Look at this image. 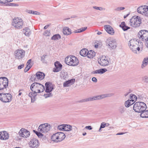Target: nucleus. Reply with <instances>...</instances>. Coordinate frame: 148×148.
<instances>
[{"instance_id": "39", "label": "nucleus", "mask_w": 148, "mask_h": 148, "mask_svg": "<svg viewBox=\"0 0 148 148\" xmlns=\"http://www.w3.org/2000/svg\"><path fill=\"white\" fill-rule=\"evenodd\" d=\"M134 102H132L131 100H128L126 101L125 103V105L126 107H129L130 106L133 104Z\"/></svg>"}, {"instance_id": "27", "label": "nucleus", "mask_w": 148, "mask_h": 148, "mask_svg": "<svg viewBox=\"0 0 148 148\" xmlns=\"http://www.w3.org/2000/svg\"><path fill=\"white\" fill-rule=\"evenodd\" d=\"M23 33L25 36H29L31 33V32L30 29L27 27L24 28L23 29Z\"/></svg>"}, {"instance_id": "5", "label": "nucleus", "mask_w": 148, "mask_h": 148, "mask_svg": "<svg viewBox=\"0 0 148 148\" xmlns=\"http://www.w3.org/2000/svg\"><path fill=\"white\" fill-rule=\"evenodd\" d=\"M23 20L19 18H16L13 19L12 22V25L15 29H22L23 25Z\"/></svg>"}, {"instance_id": "37", "label": "nucleus", "mask_w": 148, "mask_h": 148, "mask_svg": "<svg viewBox=\"0 0 148 148\" xmlns=\"http://www.w3.org/2000/svg\"><path fill=\"white\" fill-rule=\"evenodd\" d=\"M60 77L61 78L65 79L68 77L67 73L66 72L62 71L61 72Z\"/></svg>"}, {"instance_id": "29", "label": "nucleus", "mask_w": 148, "mask_h": 148, "mask_svg": "<svg viewBox=\"0 0 148 148\" xmlns=\"http://www.w3.org/2000/svg\"><path fill=\"white\" fill-rule=\"evenodd\" d=\"M63 32L64 34L68 35L71 34V30L68 27H64L63 30Z\"/></svg>"}, {"instance_id": "58", "label": "nucleus", "mask_w": 148, "mask_h": 148, "mask_svg": "<svg viewBox=\"0 0 148 148\" xmlns=\"http://www.w3.org/2000/svg\"><path fill=\"white\" fill-rule=\"evenodd\" d=\"M46 56V55H43L41 57V60L42 62H44L45 61V57Z\"/></svg>"}, {"instance_id": "16", "label": "nucleus", "mask_w": 148, "mask_h": 148, "mask_svg": "<svg viewBox=\"0 0 148 148\" xmlns=\"http://www.w3.org/2000/svg\"><path fill=\"white\" fill-rule=\"evenodd\" d=\"M29 145L31 147L33 148H37L39 144L37 139L33 138L31 139L29 143Z\"/></svg>"}, {"instance_id": "19", "label": "nucleus", "mask_w": 148, "mask_h": 148, "mask_svg": "<svg viewBox=\"0 0 148 148\" xmlns=\"http://www.w3.org/2000/svg\"><path fill=\"white\" fill-rule=\"evenodd\" d=\"M104 27L106 31L108 33L112 35L114 34V31L112 27L108 25H105Z\"/></svg>"}, {"instance_id": "12", "label": "nucleus", "mask_w": 148, "mask_h": 148, "mask_svg": "<svg viewBox=\"0 0 148 148\" xmlns=\"http://www.w3.org/2000/svg\"><path fill=\"white\" fill-rule=\"evenodd\" d=\"M25 51L22 49H18L14 52V55L15 59L21 60L24 58L25 56Z\"/></svg>"}, {"instance_id": "23", "label": "nucleus", "mask_w": 148, "mask_h": 148, "mask_svg": "<svg viewBox=\"0 0 148 148\" xmlns=\"http://www.w3.org/2000/svg\"><path fill=\"white\" fill-rule=\"evenodd\" d=\"M75 79H72L67 81H66L63 84V86L64 87H66L69 86L74 84L75 82Z\"/></svg>"}, {"instance_id": "6", "label": "nucleus", "mask_w": 148, "mask_h": 148, "mask_svg": "<svg viewBox=\"0 0 148 148\" xmlns=\"http://www.w3.org/2000/svg\"><path fill=\"white\" fill-rule=\"evenodd\" d=\"M141 23L140 17L138 16H134L130 19V24L131 26L136 27L140 26Z\"/></svg>"}, {"instance_id": "18", "label": "nucleus", "mask_w": 148, "mask_h": 148, "mask_svg": "<svg viewBox=\"0 0 148 148\" xmlns=\"http://www.w3.org/2000/svg\"><path fill=\"white\" fill-rule=\"evenodd\" d=\"M45 86H46L45 92H50L53 88V85L50 82H47L46 83Z\"/></svg>"}, {"instance_id": "26", "label": "nucleus", "mask_w": 148, "mask_h": 148, "mask_svg": "<svg viewBox=\"0 0 148 148\" xmlns=\"http://www.w3.org/2000/svg\"><path fill=\"white\" fill-rule=\"evenodd\" d=\"M37 95V93L34 92V91L30 92L29 94V96L30 97L31 99L32 102L33 103L35 100V97Z\"/></svg>"}, {"instance_id": "42", "label": "nucleus", "mask_w": 148, "mask_h": 148, "mask_svg": "<svg viewBox=\"0 0 148 148\" xmlns=\"http://www.w3.org/2000/svg\"><path fill=\"white\" fill-rule=\"evenodd\" d=\"M87 27H82L80 29H78L74 31V33H80L85 31L87 29Z\"/></svg>"}, {"instance_id": "52", "label": "nucleus", "mask_w": 148, "mask_h": 148, "mask_svg": "<svg viewBox=\"0 0 148 148\" xmlns=\"http://www.w3.org/2000/svg\"><path fill=\"white\" fill-rule=\"evenodd\" d=\"M44 96L46 98L48 97H49L52 96V94L50 93L49 94H45Z\"/></svg>"}, {"instance_id": "64", "label": "nucleus", "mask_w": 148, "mask_h": 148, "mask_svg": "<svg viewBox=\"0 0 148 148\" xmlns=\"http://www.w3.org/2000/svg\"><path fill=\"white\" fill-rule=\"evenodd\" d=\"M13 1V0H5V1L7 2V3L12 1Z\"/></svg>"}, {"instance_id": "13", "label": "nucleus", "mask_w": 148, "mask_h": 148, "mask_svg": "<svg viewBox=\"0 0 148 148\" xmlns=\"http://www.w3.org/2000/svg\"><path fill=\"white\" fill-rule=\"evenodd\" d=\"M8 79L5 77H0V90L6 89L8 85Z\"/></svg>"}, {"instance_id": "54", "label": "nucleus", "mask_w": 148, "mask_h": 148, "mask_svg": "<svg viewBox=\"0 0 148 148\" xmlns=\"http://www.w3.org/2000/svg\"><path fill=\"white\" fill-rule=\"evenodd\" d=\"M32 60L31 59H29L27 62V65H29V66H32V65L30 64Z\"/></svg>"}, {"instance_id": "3", "label": "nucleus", "mask_w": 148, "mask_h": 148, "mask_svg": "<svg viewBox=\"0 0 148 148\" xmlns=\"http://www.w3.org/2000/svg\"><path fill=\"white\" fill-rule=\"evenodd\" d=\"M30 89L32 91H34L36 93L43 92L45 90L44 86L37 82L32 84L30 86Z\"/></svg>"}, {"instance_id": "30", "label": "nucleus", "mask_w": 148, "mask_h": 148, "mask_svg": "<svg viewBox=\"0 0 148 148\" xmlns=\"http://www.w3.org/2000/svg\"><path fill=\"white\" fill-rule=\"evenodd\" d=\"M107 71V69H101L99 70H96L95 71H93L92 73L93 74H103Z\"/></svg>"}, {"instance_id": "36", "label": "nucleus", "mask_w": 148, "mask_h": 148, "mask_svg": "<svg viewBox=\"0 0 148 148\" xmlns=\"http://www.w3.org/2000/svg\"><path fill=\"white\" fill-rule=\"evenodd\" d=\"M140 116L142 118L148 117V110H144L142 111L140 114Z\"/></svg>"}, {"instance_id": "28", "label": "nucleus", "mask_w": 148, "mask_h": 148, "mask_svg": "<svg viewBox=\"0 0 148 148\" xmlns=\"http://www.w3.org/2000/svg\"><path fill=\"white\" fill-rule=\"evenodd\" d=\"M95 55V53L93 50L88 51L87 53V56L89 58H92Z\"/></svg>"}, {"instance_id": "56", "label": "nucleus", "mask_w": 148, "mask_h": 148, "mask_svg": "<svg viewBox=\"0 0 148 148\" xmlns=\"http://www.w3.org/2000/svg\"><path fill=\"white\" fill-rule=\"evenodd\" d=\"M24 64H21L19 66H18V68L19 69H21L22 68H23L24 66Z\"/></svg>"}, {"instance_id": "47", "label": "nucleus", "mask_w": 148, "mask_h": 148, "mask_svg": "<svg viewBox=\"0 0 148 148\" xmlns=\"http://www.w3.org/2000/svg\"><path fill=\"white\" fill-rule=\"evenodd\" d=\"M65 124H62L58 126L57 128L60 130H64V125Z\"/></svg>"}, {"instance_id": "41", "label": "nucleus", "mask_w": 148, "mask_h": 148, "mask_svg": "<svg viewBox=\"0 0 148 148\" xmlns=\"http://www.w3.org/2000/svg\"><path fill=\"white\" fill-rule=\"evenodd\" d=\"M76 131H68L66 132L65 134L66 136L68 137H71L72 136V135L75 134Z\"/></svg>"}, {"instance_id": "63", "label": "nucleus", "mask_w": 148, "mask_h": 148, "mask_svg": "<svg viewBox=\"0 0 148 148\" xmlns=\"http://www.w3.org/2000/svg\"><path fill=\"white\" fill-rule=\"evenodd\" d=\"M125 133H123V132L119 133H117V134H116V135H122L123 134H124Z\"/></svg>"}, {"instance_id": "17", "label": "nucleus", "mask_w": 148, "mask_h": 148, "mask_svg": "<svg viewBox=\"0 0 148 148\" xmlns=\"http://www.w3.org/2000/svg\"><path fill=\"white\" fill-rule=\"evenodd\" d=\"M77 129V127L75 126H72L70 125L65 124L64 130L66 132L70 131H76Z\"/></svg>"}, {"instance_id": "44", "label": "nucleus", "mask_w": 148, "mask_h": 148, "mask_svg": "<svg viewBox=\"0 0 148 148\" xmlns=\"http://www.w3.org/2000/svg\"><path fill=\"white\" fill-rule=\"evenodd\" d=\"M34 132L35 133L39 138H42L43 137V135L42 134V133H41L39 131L38 132L34 130Z\"/></svg>"}, {"instance_id": "15", "label": "nucleus", "mask_w": 148, "mask_h": 148, "mask_svg": "<svg viewBox=\"0 0 148 148\" xmlns=\"http://www.w3.org/2000/svg\"><path fill=\"white\" fill-rule=\"evenodd\" d=\"M18 134L20 136L24 138H27L29 137L30 133L27 130L22 128L19 132Z\"/></svg>"}, {"instance_id": "35", "label": "nucleus", "mask_w": 148, "mask_h": 148, "mask_svg": "<svg viewBox=\"0 0 148 148\" xmlns=\"http://www.w3.org/2000/svg\"><path fill=\"white\" fill-rule=\"evenodd\" d=\"M120 27H121L123 29L124 31L127 30L128 29H130V27L126 25L124 22H122L120 25Z\"/></svg>"}, {"instance_id": "59", "label": "nucleus", "mask_w": 148, "mask_h": 148, "mask_svg": "<svg viewBox=\"0 0 148 148\" xmlns=\"http://www.w3.org/2000/svg\"><path fill=\"white\" fill-rule=\"evenodd\" d=\"M92 81L94 82H97V80L96 77H93L92 78Z\"/></svg>"}, {"instance_id": "1", "label": "nucleus", "mask_w": 148, "mask_h": 148, "mask_svg": "<svg viewBox=\"0 0 148 148\" xmlns=\"http://www.w3.org/2000/svg\"><path fill=\"white\" fill-rule=\"evenodd\" d=\"M139 42L136 39H132L130 40L128 45L131 51L134 53H139L140 48L138 46Z\"/></svg>"}, {"instance_id": "45", "label": "nucleus", "mask_w": 148, "mask_h": 148, "mask_svg": "<svg viewBox=\"0 0 148 148\" xmlns=\"http://www.w3.org/2000/svg\"><path fill=\"white\" fill-rule=\"evenodd\" d=\"M51 34L50 31V30H45L43 34V35L46 36H49Z\"/></svg>"}, {"instance_id": "57", "label": "nucleus", "mask_w": 148, "mask_h": 148, "mask_svg": "<svg viewBox=\"0 0 148 148\" xmlns=\"http://www.w3.org/2000/svg\"><path fill=\"white\" fill-rule=\"evenodd\" d=\"M85 128L89 130H91L92 129V128L91 126H86L85 127Z\"/></svg>"}, {"instance_id": "48", "label": "nucleus", "mask_w": 148, "mask_h": 148, "mask_svg": "<svg viewBox=\"0 0 148 148\" xmlns=\"http://www.w3.org/2000/svg\"><path fill=\"white\" fill-rule=\"evenodd\" d=\"M93 8L96 10L100 11L105 10V9L101 7H98L97 6H93Z\"/></svg>"}, {"instance_id": "9", "label": "nucleus", "mask_w": 148, "mask_h": 148, "mask_svg": "<svg viewBox=\"0 0 148 148\" xmlns=\"http://www.w3.org/2000/svg\"><path fill=\"white\" fill-rule=\"evenodd\" d=\"M50 125L48 123H44L40 125L39 127L38 131L42 133H47L51 129Z\"/></svg>"}, {"instance_id": "61", "label": "nucleus", "mask_w": 148, "mask_h": 148, "mask_svg": "<svg viewBox=\"0 0 148 148\" xmlns=\"http://www.w3.org/2000/svg\"><path fill=\"white\" fill-rule=\"evenodd\" d=\"M49 26V25H45L44 27V29H47Z\"/></svg>"}, {"instance_id": "8", "label": "nucleus", "mask_w": 148, "mask_h": 148, "mask_svg": "<svg viewBox=\"0 0 148 148\" xmlns=\"http://www.w3.org/2000/svg\"><path fill=\"white\" fill-rule=\"evenodd\" d=\"M138 37L142 41H148V31L145 30H140L138 34Z\"/></svg>"}, {"instance_id": "2", "label": "nucleus", "mask_w": 148, "mask_h": 148, "mask_svg": "<svg viewBox=\"0 0 148 148\" xmlns=\"http://www.w3.org/2000/svg\"><path fill=\"white\" fill-rule=\"evenodd\" d=\"M66 63L69 66H75L78 64L79 61L75 56L70 55L67 56L65 59Z\"/></svg>"}, {"instance_id": "4", "label": "nucleus", "mask_w": 148, "mask_h": 148, "mask_svg": "<svg viewBox=\"0 0 148 148\" xmlns=\"http://www.w3.org/2000/svg\"><path fill=\"white\" fill-rule=\"evenodd\" d=\"M147 106L146 104L142 102H137L133 106V110L137 112L141 113L146 110Z\"/></svg>"}, {"instance_id": "55", "label": "nucleus", "mask_w": 148, "mask_h": 148, "mask_svg": "<svg viewBox=\"0 0 148 148\" xmlns=\"http://www.w3.org/2000/svg\"><path fill=\"white\" fill-rule=\"evenodd\" d=\"M113 68V66L112 65H110L109 66V67H108L107 68V71H110L111 70H112V68Z\"/></svg>"}, {"instance_id": "34", "label": "nucleus", "mask_w": 148, "mask_h": 148, "mask_svg": "<svg viewBox=\"0 0 148 148\" xmlns=\"http://www.w3.org/2000/svg\"><path fill=\"white\" fill-rule=\"evenodd\" d=\"M88 50L86 49H83L81 50L79 52L80 54L82 56H86L87 55V53Z\"/></svg>"}, {"instance_id": "25", "label": "nucleus", "mask_w": 148, "mask_h": 148, "mask_svg": "<svg viewBox=\"0 0 148 148\" xmlns=\"http://www.w3.org/2000/svg\"><path fill=\"white\" fill-rule=\"evenodd\" d=\"M58 138L59 140V142H60L63 140L66 137V135L64 133L62 132H57Z\"/></svg>"}, {"instance_id": "51", "label": "nucleus", "mask_w": 148, "mask_h": 148, "mask_svg": "<svg viewBox=\"0 0 148 148\" xmlns=\"http://www.w3.org/2000/svg\"><path fill=\"white\" fill-rule=\"evenodd\" d=\"M143 79L145 82H148V77L147 76H145L143 77Z\"/></svg>"}, {"instance_id": "7", "label": "nucleus", "mask_w": 148, "mask_h": 148, "mask_svg": "<svg viewBox=\"0 0 148 148\" xmlns=\"http://www.w3.org/2000/svg\"><path fill=\"white\" fill-rule=\"evenodd\" d=\"M12 96L9 93H0V100L3 102H9L12 100Z\"/></svg>"}, {"instance_id": "32", "label": "nucleus", "mask_w": 148, "mask_h": 148, "mask_svg": "<svg viewBox=\"0 0 148 148\" xmlns=\"http://www.w3.org/2000/svg\"><path fill=\"white\" fill-rule=\"evenodd\" d=\"M58 137L57 133H56L51 136V139L52 141L57 143L59 142Z\"/></svg>"}, {"instance_id": "53", "label": "nucleus", "mask_w": 148, "mask_h": 148, "mask_svg": "<svg viewBox=\"0 0 148 148\" xmlns=\"http://www.w3.org/2000/svg\"><path fill=\"white\" fill-rule=\"evenodd\" d=\"M106 123L104 122L102 123L100 127L101 128H104L106 125Z\"/></svg>"}, {"instance_id": "20", "label": "nucleus", "mask_w": 148, "mask_h": 148, "mask_svg": "<svg viewBox=\"0 0 148 148\" xmlns=\"http://www.w3.org/2000/svg\"><path fill=\"white\" fill-rule=\"evenodd\" d=\"M112 95V94H108L95 96H94V97L95 100L101 99L107 97H110Z\"/></svg>"}, {"instance_id": "60", "label": "nucleus", "mask_w": 148, "mask_h": 148, "mask_svg": "<svg viewBox=\"0 0 148 148\" xmlns=\"http://www.w3.org/2000/svg\"><path fill=\"white\" fill-rule=\"evenodd\" d=\"M0 3L5 4L7 3V2H6L5 0H0Z\"/></svg>"}, {"instance_id": "62", "label": "nucleus", "mask_w": 148, "mask_h": 148, "mask_svg": "<svg viewBox=\"0 0 148 148\" xmlns=\"http://www.w3.org/2000/svg\"><path fill=\"white\" fill-rule=\"evenodd\" d=\"M23 90H22V89H20L19 90V93L18 94V96H20V95H21L22 94V93L21 92H20L21 91H23Z\"/></svg>"}, {"instance_id": "24", "label": "nucleus", "mask_w": 148, "mask_h": 148, "mask_svg": "<svg viewBox=\"0 0 148 148\" xmlns=\"http://www.w3.org/2000/svg\"><path fill=\"white\" fill-rule=\"evenodd\" d=\"M109 46L112 49H115L117 46V43L114 40H112L109 42Z\"/></svg>"}, {"instance_id": "31", "label": "nucleus", "mask_w": 148, "mask_h": 148, "mask_svg": "<svg viewBox=\"0 0 148 148\" xmlns=\"http://www.w3.org/2000/svg\"><path fill=\"white\" fill-rule=\"evenodd\" d=\"M148 64V57L144 58L143 61L141 65V68L142 69L144 68Z\"/></svg>"}, {"instance_id": "49", "label": "nucleus", "mask_w": 148, "mask_h": 148, "mask_svg": "<svg viewBox=\"0 0 148 148\" xmlns=\"http://www.w3.org/2000/svg\"><path fill=\"white\" fill-rule=\"evenodd\" d=\"M32 67L31 66H29V65H27L25 68L24 70V72H26L30 69Z\"/></svg>"}, {"instance_id": "22", "label": "nucleus", "mask_w": 148, "mask_h": 148, "mask_svg": "<svg viewBox=\"0 0 148 148\" xmlns=\"http://www.w3.org/2000/svg\"><path fill=\"white\" fill-rule=\"evenodd\" d=\"M54 65L55 68L54 69V71L55 72H58L60 71L62 68V65L58 61H56Z\"/></svg>"}, {"instance_id": "50", "label": "nucleus", "mask_w": 148, "mask_h": 148, "mask_svg": "<svg viewBox=\"0 0 148 148\" xmlns=\"http://www.w3.org/2000/svg\"><path fill=\"white\" fill-rule=\"evenodd\" d=\"M125 8L124 7H118L114 9L115 11H119L124 10Z\"/></svg>"}, {"instance_id": "11", "label": "nucleus", "mask_w": 148, "mask_h": 148, "mask_svg": "<svg viewBox=\"0 0 148 148\" xmlns=\"http://www.w3.org/2000/svg\"><path fill=\"white\" fill-rule=\"evenodd\" d=\"M137 11L138 13L148 17V6L144 5L140 6L138 8Z\"/></svg>"}, {"instance_id": "10", "label": "nucleus", "mask_w": 148, "mask_h": 148, "mask_svg": "<svg viewBox=\"0 0 148 148\" xmlns=\"http://www.w3.org/2000/svg\"><path fill=\"white\" fill-rule=\"evenodd\" d=\"M45 74L40 71L37 72L36 74L32 75L30 79H32V81H37L38 80H42L45 77Z\"/></svg>"}, {"instance_id": "21", "label": "nucleus", "mask_w": 148, "mask_h": 148, "mask_svg": "<svg viewBox=\"0 0 148 148\" xmlns=\"http://www.w3.org/2000/svg\"><path fill=\"white\" fill-rule=\"evenodd\" d=\"M8 134L6 131L0 132V139L5 140L9 138V136Z\"/></svg>"}, {"instance_id": "14", "label": "nucleus", "mask_w": 148, "mask_h": 148, "mask_svg": "<svg viewBox=\"0 0 148 148\" xmlns=\"http://www.w3.org/2000/svg\"><path fill=\"white\" fill-rule=\"evenodd\" d=\"M109 62L107 57L105 56H102L98 61V63L102 66H106L109 64Z\"/></svg>"}, {"instance_id": "40", "label": "nucleus", "mask_w": 148, "mask_h": 148, "mask_svg": "<svg viewBox=\"0 0 148 148\" xmlns=\"http://www.w3.org/2000/svg\"><path fill=\"white\" fill-rule=\"evenodd\" d=\"M61 38V36L58 34H56L53 35L51 38V40H58L59 39Z\"/></svg>"}, {"instance_id": "46", "label": "nucleus", "mask_w": 148, "mask_h": 148, "mask_svg": "<svg viewBox=\"0 0 148 148\" xmlns=\"http://www.w3.org/2000/svg\"><path fill=\"white\" fill-rule=\"evenodd\" d=\"M26 12L31 14H38V12L36 11H34L30 10H27Z\"/></svg>"}, {"instance_id": "43", "label": "nucleus", "mask_w": 148, "mask_h": 148, "mask_svg": "<svg viewBox=\"0 0 148 148\" xmlns=\"http://www.w3.org/2000/svg\"><path fill=\"white\" fill-rule=\"evenodd\" d=\"M130 99L131 100V101L132 102H134L137 99V97L135 95L132 94L130 95Z\"/></svg>"}, {"instance_id": "38", "label": "nucleus", "mask_w": 148, "mask_h": 148, "mask_svg": "<svg viewBox=\"0 0 148 148\" xmlns=\"http://www.w3.org/2000/svg\"><path fill=\"white\" fill-rule=\"evenodd\" d=\"M118 111L120 114H122L125 111L126 108L124 106H122L119 107Z\"/></svg>"}, {"instance_id": "33", "label": "nucleus", "mask_w": 148, "mask_h": 148, "mask_svg": "<svg viewBox=\"0 0 148 148\" xmlns=\"http://www.w3.org/2000/svg\"><path fill=\"white\" fill-rule=\"evenodd\" d=\"M94 100H95L94 96L82 99L80 100L79 102L82 103Z\"/></svg>"}]
</instances>
